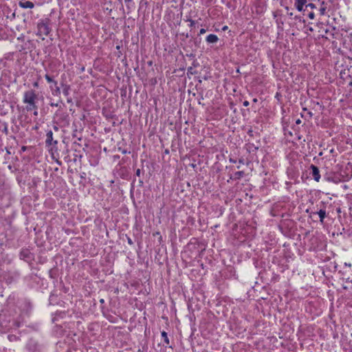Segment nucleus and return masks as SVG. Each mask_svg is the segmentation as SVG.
<instances>
[{
	"label": "nucleus",
	"instance_id": "f704fd0d",
	"mask_svg": "<svg viewBox=\"0 0 352 352\" xmlns=\"http://www.w3.org/2000/svg\"><path fill=\"white\" fill-rule=\"evenodd\" d=\"M328 32H329V30H324V32H325L326 34H327V33H328Z\"/></svg>",
	"mask_w": 352,
	"mask_h": 352
},
{
	"label": "nucleus",
	"instance_id": "cd10ccee",
	"mask_svg": "<svg viewBox=\"0 0 352 352\" xmlns=\"http://www.w3.org/2000/svg\"><path fill=\"white\" fill-rule=\"evenodd\" d=\"M51 106H56V107H57V106H58V104H56V103H52V104H51Z\"/></svg>",
	"mask_w": 352,
	"mask_h": 352
},
{
	"label": "nucleus",
	"instance_id": "4c0bfd02",
	"mask_svg": "<svg viewBox=\"0 0 352 352\" xmlns=\"http://www.w3.org/2000/svg\"><path fill=\"white\" fill-rule=\"evenodd\" d=\"M345 265H346V266H351V264L345 263Z\"/></svg>",
	"mask_w": 352,
	"mask_h": 352
},
{
	"label": "nucleus",
	"instance_id": "9b49d317",
	"mask_svg": "<svg viewBox=\"0 0 352 352\" xmlns=\"http://www.w3.org/2000/svg\"><path fill=\"white\" fill-rule=\"evenodd\" d=\"M45 78L48 82H53L55 85V86L57 85V82L54 80L48 74H45Z\"/></svg>",
	"mask_w": 352,
	"mask_h": 352
},
{
	"label": "nucleus",
	"instance_id": "72a5a7b5",
	"mask_svg": "<svg viewBox=\"0 0 352 352\" xmlns=\"http://www.w3.org/2000/svg\"><path fill=\"white\" fill-rule=\"evenodd\" d=\"M100 302L101 303H103V302H104V300H103V299H101V300H100Z\"/></svg>",
	"mask_w": 352,
	"mask_h": 352
},
{
	"label": "nucleus",
	"instance_id": "2eb2a0df",
	"mask_svg": "<svg viewBox=\"0 0 352 352\" xmlns=\"http://www.w3.org/2000/svg\"><path fill=\"white\" fill-rule=\"evenodd\" d=\"M295 6L299 12H301L303 9V5L298 4L296 2H295Z\"/></svg>",
	"mask_w": 352,
	"mask_h": 352
},
{
	"label": "nucleus",
	"instance_id": "2f4dec72",
	"mask_svg": "<svg viewBox=\"0 0 352 352\" xmlns=\"http://www.w3.org/2000/svg\"><path fill=\"white\" fill-rule=\"evenodd\" d=\"M13 336H8V338L10 340H11V338H12Z\"/></svg>",
	"mask_w": 352,
	"mask_h": 352
},
{
	"label": "nucleus",
	"instance_id": "4be33fe9",
	"mask_svg": "<svg viewBox=\"0 0 352 352\" xmlns=\"http://www.w3.org/2000/svg\"><path fill=\"white\" fill-rule=\"evenodd\" d=\"M127 241H128V243L130 244V245H132L133 244V241L131 240V238L128 237L127 239Z\"/></svg>",
	"mask_w": 352,
	"mask_h": 352
},
{
	"label": "nucleus",
	"instance_id": "39448f33",
	"mask_svg": "<svg viewBox=\"0 0 352 352\" xmlns=\"http://www.w3.org/2000/svg\"><path fill=\"white\" fill-rule=\"evenodd\" d=\"M28 348L30 352H41V347L36 342L30 341L28 344Z\"/></svg>",
	"mask_w": 352,
	"mask_h": 352
},
{
	"label": "nucleus",
	"instance_id": "ddd939ff",
	"mask_svg": "<svg viewBox=\"0 0 352 352\" xmlns=\"http://www.w3.org/2000/svg\"><path fill=\"white\" fill-rule=\"evenodd\" d=\"M162 337L164 338V342L168 345L169 344V339L167 333L165 331L162 332Z\"/></svg>",
	"mask_w": 352,
	"mask_h": 352
},
{
	"label": "nucleus",
	"instance_id": "6e6552de",
	"mask_svg": "<svg viewBox=\"0 0 352 352\" xmlns=\"http://www.w3.org/2000/svg\"><path fill=\"white\" fill-rule=\"evenodd\" d=\"M311 214H318L320 217V221L322 223L324 218L327 217L326 211L324 210L320 209L318 212H314Z\"/></svg>",
	"mask_w": 352,
	"mask_h": 352
},
{
	"label": "nucleus",
	"instance_id": "1a4fd4ad",
	"mask_svg": "<svg viewBox=\"0 0 352 352\" xmlns=\"http://www.w3.org/2000/svg\"><path fill=\"white\" fill-rule=\"evenodd\" d=\"M244 175L243 171H237L234 175V179H239Z\"/></svg>",
	"mask_w": 352,
	"mask_h": 352
},
{
	"label": "nucleus",
	"instance_id": "9d476101",
	"mask_svg": "<svg viewBox=\"0 0 352 352\" xmlns=\"http://www.w3.org/2000/svg\"><path fill=\"white\" fill-rule=\"evenodd\" d=\"M326 10H327V8H326V6H324V2H322V6H321V7H320V9H319L320 14L321 15H324V14H325V13H326Z\"/></svg>",
	"mask_w": 352,
	"mask_h": 352
},
{
	"label": "nucleus",
	"instance_id": "7ed1b4c3",
	"mask_svg": "<svg viewBox=\"0 0 352 352\" xmlns=\"http://www.w3.org/2000/svg\"><path fill=\"white\" fill-rule=\"evenodd\" d=\"M45 144L47 146L56 145L58 144V141L54 140L53 139V133L52 131L47 132Z\"/></svg>",
	"mask_w": 352,
	"mask_h": 352
},
{
	"label": "nucleus",
	"instance_id": "f8f14e48",
	"mask_svg": "<svg viewBox=\"0 0 352 352\" xmlns=\"http://www.w3.org/2000/svg\"><path fill=\"white\" fill-rule=\"evenodd\" d=\"M70 87L69 85H65L63 93L65 96H68L69 94Z\"/></svg>",
	"mask_w": 352,
	"mask_h": 352
},
{
	"label": "nucleus",
	"instance_id": "a878e982",
	"mask_svg": "<svg viewBox=\"0 0 352 352\" xmlns=\"http://www.w3.org/2000/svg\"><path fill=\"white\" fill-rule=\"evenodd\" d=\"M34 116H37L38 115V111H36V109H35V111L34 112Z\"/></svg>",
	"mask_w": 352,
	"mask_h": 352
},
{
	"label": "nucleus",
	"instance_id": "412c9836",
	"mask_svg": "<svg viewBox=\"0 0 352 352\" xmlns=\"http://www.w3.org/2000/svg\"><path fill=\"white\" fill-rule=\"evenodd\" d=\"M206 30L205 29L201 28V29L200 30V31H199V34H205V33H206Z\"/></svg>",
	"mask_w": 352,
	"mask_h": 352
},
{
	"label": "nucleus",
	"instance_id": "a211bd4d",
	"mask_svg": "<svg viewBox=\"0 0 352 352\" xmlns=\"http://www.w3.org/2000/svg\"><path fill=\"white\" fill-rule=\"evenodd\" d=\"M308 17L311 19H314L315 17V14L313 12H311L308 14Z\"/></svg>",
	"mask_w": 352,
	"mask_h": 352
},
{
	"label": "nucleus",
	"instance_id": "393cba45",
	"mask_svg": "<svg viewBox=\"0 0 352 352\" xmlns=\"http://www.w3.org/2000/svg\"><path fill=\"white\" fill-rule=\"evenodd\" d=\"M72 102V99L70 98H67V102L70 103Z\"/></svg>",
	"mask_w": 352,
	"mask_h": 352
},
{
	"label": "nucleus",
	"instance_id": "6ab92c4d",
	"mask_svg": "<svg viewBox=\"0 0 352 352\" xmlns=\"http://www.w3.org/2000/svg\"><path fill=\"white\" fill-rule=\"evenodd\" d=\"M141 174V170L140 168H138L135 172V175L138 177H140Z\"/></svg>",
	"mask_w": 352,
	"mask_h": 352
},
{
	"label": "nucleus",
	"instance_id": "b1692460",
	"mask_svg": "<svg viewBox=\"0 0 352 352\" xmlns=\"http://www.w3.org/2000/svg\"><path fill=\"white\" fill-rule=\"evenodd\" d=\"M301 122V120L300 119H298L296 121V123L297 124H300Z\"/></svg>",
	"mask_w": 352,
	"mask_h": 352
},
{
	"label": "nucleus",
	"instance_id": "423d86ee",
	"mask_svg": "<svg viewBox=\"0 0 352 352\" xmlns=\"http://www.w3.org/2000/svg\"><path fill=\"white\" fill-rule=\"evenodd\" d=\"M19 6L22 8H33L34 7V3L29 1H21L19 3Z\"/></svg>",
	"mask_w": 352,
	"mask_h": 352
},
{
	"label": "nucleus",
	"instance_id": "e433bc0d",
	"mask_svg": "<svg viewBox=\"0 0 352 352\" xmlns=\"http://www.w3.org/2000/svg\"><path fill=\"white\" fill-rule=\"evenodd\" d=\"M345 265H346V266H351V264L345 263Z\"/></svg>",
	"mask_w": 352,
	"mask_h": 352
},
{
	"label": "nucleus",
	"instance_id": "c9c22d12",
	"mask_svg": "<svg viewBox=\"0 0 352 352\" xmlns=\"http://www.w3.org/2000/svg\"><path fill=\"white\" fill-rule=\"evenodd\" d=\"M345 265H346V266H351V264L345 263Z\"/></svg>",
	"mask_w": 352,
	"mask_h": 352
},
{
	"label": "nucleus",
	"instance_id": "0eeeda50",
	"mask_svg": "<svg viewBox=\"0 0 352 352\" xmlns=\"http://www.w3.org/2000/svg\"><path fill=\"white\" fill-rule=\"evenodd\" d=\"M206 41L208 43H215L219 41V38L217 35L210 34L207 36Z\"/></svg>",
	"mask_w": 352,
	"mask_h": 352
},
{
	"label": "nucleus",
	"instance_id": "5701e85b",
	"mask_svg": "<svg viewBox=\"0 0 352 352\" xmlns=\"http://www.w3.org/2000/svg\"><path fill=\"white\" fill-rule=\"evenodd\" d=\"M190 25L191 27L194 26L195 24V21H193V20H190Z\"/></svg>",
	"mask_w": 352,
	"mask_h": 352
},
{
	"label": "nucleus",
	"instance_id": "c756f323",
	"mask_svg": "<svg viewBox=\"0 0 352 352\" xmlns=\"http://www.w3.org/2000/svg\"><path fill=\"white\" fill-rule=\"evenodd\" d=\"M227 29H228V27H227V26H224V27L223 28V30H227Z\"/></svg>",
	"mask_w": 352,
	"mask_h": 352
},
{
	"label": "nucleus",
	"instance_id": "dca6fc26",
	"mask_svg": "<svg viewBox=\"0 0 352 352\" xmlns=\"http://www.w3.org/2000/svg\"><path fill=\"white\" fill-rule=\"evenodd\" d=\"M295 2L304 6L307 3V0H295Z\"/></svg>",
	"mask_w": 352,
	"mask_h": 352
},
{
	"label": "nucleus",
	"instance_id": "f257e3e1",
	"mask_svg": "<svg viewBox=\"0 0 352 352\" xmlns=\"http://www.w3.org/2000/svg\"><path fill=\"white\" fill-rule=\"evenodd\" d=\"M36 95L33 91H28L25 92L23 97V102L27 103L26 106L27 111H30L33 109H37V107L35 104V100Z\"/></svg>",
	"mask_w": 352,
	"mask_h": 352
},
{
	"label": "nucleus",
	"instance_id": "4468645a",
	"mask_svg": "<svg viewBox=\"0 0 352 352\" xmlns=\"http://www.w3.org/2000/svg\"><path fill=\"white\" fill-rule=\"evenodd\" d=\"M52 94L56 96H59L60 94V88L56 85L54 90L52 91Z\"/></svg>",
	"mask_w": 352,
	"mask_h": 352
},
{
	"label": "nucleus",
	"instance_id": "f03ea898",
	"mask_svg": "<svg viewBox=\"0 0 352 352\" xmlns=\"http://www.w3.org/2000/svg\"><path fill=\"white\" fill-rule=\"evenodd\" d=\"M51 29L48 21L42 20L37 24V35L39 36H48Z\"/></svg>",
	"mask_w": 352,
	"mask_h": 352
},
{
	"label": "nucleus",
	"instance_id": "f3484780",
	"mask_svg": "<svg viewBox=\"0 0 352 352\" xmlns=\"http://www.w3.org/2000/svg\"><path fill=\"white\" fill-rule=\"evenodd\" d=\"M310 8L311 9H314L316 8V6L312 3H308L307 5H306V8Z\"/></svg>",
	"mask_w": 352,
	"mask_h": 352
},
{
	"label": "nucleus",
	"instance_id": "c85d7f7f",
	"mask_svg": "<svg viewBox=\"0 0 352 352\" xmlns=\"http://www.w3.org/2000/svg\"><path fill=\"white\" fill-rule=\"evenodd\" d=\"M54 130H55V131H58V127H57L56 126H54Z\"/></svg>",
	"mask_w": 352,
	"mask_h": 352
},
{
	"label": "nucleus",
	"instance_id": "bb28decb",
	"mask_svg": "<svg viewBox=\"0 0 352 352\" xmlns=\"http://www.w3.org/2000/svg\"><path fill=\"white\" fill-rule=\"evenodd\" d=\"M230 162L232 163H236V160H233L232 159H230Z\"/></svg>",
	"mask_w": 352,
	"mask_h": 352
},
{
	"label": "nucleus",
	"instance_id": "aec40b11",
	"mask_svg": "<svg viewBox=\"0 0 352 352\" xmlns=\"http://www.w3.org/2000/svg\"><path fill=\"white\" fill-rule=\"evenodd\" d=\"M249 104H250V103H249V102H248V100H245V101L243 102V105L244 107H248V106H249Z\"/></svg>",
	"mask_w": 352,
	"mask_h": 352
},
{
	"label": "nucleus",
	"instance_id": "58836bf2",
	"mask_svg": "<svg viewBox=\"0 0 352 352\" xmlns=\"http://www.w3.org/2000/svg\"><path fill=\"white\" fill-rule=\"evenodd\" d=\"M306 212H309V209H307V210H306Z\"/></svg>",
	"mask_w": 352,
	"mask_h": 352
},
{
	"label": "nucleus",
	"instance_id": "7c9ffc66",
	"mask_svg": "<svg viewBox=\"0 0 352 352\" xmlns=\"http://www.w3.org/2000/svg\"><path fill=\"white\" fill-rule=\"evenodd\" d=\"M258 100L256 98L253 99L254 102H257Z\"/></svg>",
	"mask_w": 352,
	"mask_h": 352
},
{
	"label": "nucleus",
	"instance_id": "473e14b6",
	"mask_svg": "<svg viewBox=\"0 0 352 352\" xmlns=\"http://www.w3.org/2000/svg\"><path fill=\"white\" fill-rule=\"evenodd\" d=\"M239 162H240L241 164H243V160H239Z\"/></svg>",
	"mask_w": 352,
	"mask_h": 352
},
{
	"label": "nucleus",
	"instance_id": "20e7f679",
	"mask_svg": "<svg viewBox=\"0 0 352 352\" xmlns=\"http://www.w3.org/2000/svg\"><path fill=\"white\" fill-rule=\"evenodd\" d=\"M310 169L311 170V174L314 177V180L316 182H319L320 179L319 168L316 166L311 164L310 166Z\"/></svg>",
	"mask_w": 352,
	"mask_h": 352
}]
</instances>
